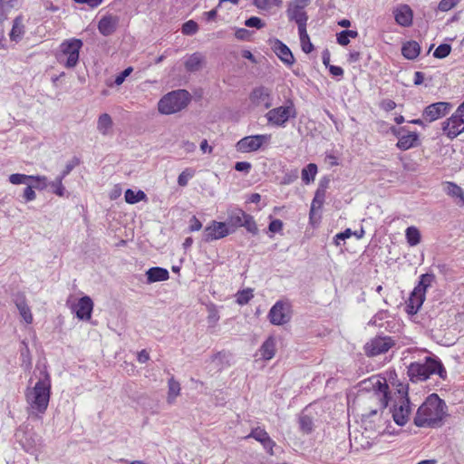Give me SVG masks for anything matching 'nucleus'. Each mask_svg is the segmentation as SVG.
Segmentation results:
<instances>
[{"label": "nucleus", "mask_w": 464, "mask_h": 464, "mask_svg": "<svg viewBox=\"0 0 464 464\" xmlns=\"http://www.w3.org/2000/svg\"><path fill=\"white\" fill-rule=\"evenodd\" d=\"M242 223V227H244L248 232L252 234L257 233V226L256 224L254 218L251 215L246 213V216Z\"/></svg>", "instance_id": "obj_45"}, {"label": "nucleus", "mask_w": 464, "mask_h": 464, "mask_svg": "<svg viewBox=\"0 0 464 464\" xmlns=\"http://www.w3.org/2000/svg\"><path fill=\"white\" fill-rule=\"evenodd\" d=\"M246 216V212L240 208H237L233 210L227 218V222H226L228 227L237 228L242 227L243 219Z\"/></svg>", "instance_id": "obj_29"}, {"label": "nucleus", "mask_w": 464, "mask_h": 464, "mask_svg": "<svg viewBox=\"0 0 464 464\" xmlns=\"http://www.w3.org/2000/svg\"><path fill=\"white\" fill-rule=\"evenodd\" d=\"M148 283L167 281L169 278V273L166 268L155 266L146 272Z\"/></svg>", "instance_id": "obj_22"}, {"label": "nucleus", "mask_w": 464, "mask_h": 464, "mask_svg": "<svg viewBox=\"0 0 464 464\" xmlns=\"http://www.w3.org/2000/svg\"><path fill=\"white\" fill-rule=\"evenodd\" d=\"M434 281L435 276L433 274H423L420 276L419 283L412 291L425 296L427 289L431 286Z\"/></svg>", "instance_id": "obj_26"}, {"label": "nucleus", "mask_w": 464, "mask_h": 464, "mask_svg": "<svg viewBox=\"0 0 464 464\" xmlns=\"http://www.w3.org/2000/svg\"><path fill=\"white\" fill-rule=\"evenodd\" d=\"M267 318L273 325H284L292 318V305L286 300H278L269 310Z\"/></svg>", "instance_id": "obj_7"}, {"label": "nucleus", "mask_w": 464, "mask_h": 464, "mask_svg": "<svg viewBox=\"0 0 464 464\" xmlns=\"http://www.w3.org/2000/svg\"><path fill=\"white\" fill-rule=\"evenodd\" d=\"M198 31V25L194 20H188L182 24L181 33L184 35H193Z\"/></svg>", "instance_id": "obj_44"}, {"label": "nucleus", "mask_w": 464, "mask_h": 464, "mask_svg": "<svg viewBox=\"0 0 464 464\" xmlns=\"http://www.w3.org/2000/svg\"><path fill=\"white\" fill-rule=\"evenodd\" d=\"M446 192L449 196L459 198L461 199L462 204L464 205V193L459 186L453 182H448Z\"/></svg>", "instance_id": "obj_41"}, {"label": "nucleus", "mask_w": 464, "mask_h": 464, "mask_svg": "<svg viewBox=\"0 0 464 464\" xmlns=\"http://www.w3.org/2000/svg\"><path fill=\"white\" fill-rule=\"evenodd\" d=\"M392 14L397 24L410 27L413 22V11L409 5L399 4L392 9Z\"/></svg>", "instance_id": "obj_15"}, {"label": "nucleus", "mask_w": 464, "mask_h": 464, "mask_svg": "<svg viewBox=\"0 0 464 464\" xmlns=\"http://www.w3.org/2000/svg\"><path fill=\"white\" fill-rule=\"evenodd\" d=\"M451 52V46L448 44H440L434 51L433 56L438 59L447 57Z\"/></svg>", "instance_id": "obj_46"}, {"label": "nucleus", "mask_w": 464, "mask_h": 464, "mask_svg": "<svg viewBox=\"0 0 464 464\" xmlns=\"http://www.w3.org/2000/svg\"><path fill=\"white\" fill-rule=\"evenodd\" d=\"M329 71L334 76H342L343 74V70L340 66L331 65Z\"/></svg>", "instance_id": "obj_63"}, {"label": "nucleus", "mask_w": 464, "mask_h": 464, "mask_svg": "<svg viewBox=\"0 0 464 464\" xmlns=\"http://www.w3.org/2000/svg\"><path fill=\"white\" fill-rule=\"evenodd\" d=\"M249 102L254 107L269 109L273 104L271 90L265 86L254 88L249 94Z\"/></svg>", "instance_id": "obj_12"}, {"label": "nucleus", "mask_w": 464, "mask_h": 464, "mask_svg": "<svg viewBox=\"0 0 464 464\" xmlns=\"http://www.w3.org/2000/svg\"><path fill=\"white\" fill-rule=\"evenodd\" d=\"M93 309V302L89 296H83L72 306V310L80 320H90Z\"/></svg>", "instance_id": "obj_16"}, {"label": "nucleus", "mask_w": 464, "mask_h": 464, "mask_svg": "<svg viewBox=\"0 0 464 464\" xmlns=\"http://www.w3.org/2000/svg\"><path fill=\"white\" fill-rule=\"evenodd\" d=\"M459 0H441L438 5V10L440 12H448L454 8Z\"/></svg>", "instance_id": "obj_49"}, {"label": "nucleus", "mask_w": 464, "mask_h": 464, "mask_svg": "<svg viewBox=\"0 0 464 464\" xmlns=\"http://www.w3.org/2000/svg\"><path fill=\"white\" fill-rule=\"evenodd\" d=\"M268 228L272 233H279L283 229V222L280 219H274L270 222Z\"/></svg>", "instance_id": "obj_55"}, {"label": "nucleus", "mask_w": 464, "mask_h": 464, "mask_svg": "<svg viewBox=\"0 0 464 464\" xmlns=\"http://www.w3.org/2000/svg\"><path fill=\"white\" fill-rule=\"evenodd\" d=\"M16 0H0V20L6 18L7 13L14 7Z\"/></svg>", "instance_id": "obj_43"}, {"label": "nucleus", "mask_w": 464, "mask_h": 464, "mask_svg": "<svg viewBox=\"0 0 464 464\" xmlns=\"http://www.w3.org/2000/svg\"><path fill=\"white\" fill-rule=\"evenodd\" d=\"M260 353L265 360L272 359L276 354V341L275 338L268 337L261 346Z\"/></svg>", "instance_id": "obj_27"}, {"label": "nucleus", "mask_w": 464, "mask_h": 464, "mask_svg": "<svg viewBox=\"0 0 464 464\" xmlns=\"http://www.w3.org/2000/svg\"><path fill=\"white\" fill-rule=\"evenodd\" d=\"M51 378L45 372L43 379L38 380L34 387H27L24 392L27 412L34 419H41L45 413L51 398Z\"/></svg>", "instance_id": "obj_3"}, {"label": "nucleus", "mask_w": 464, "mask_h": 464, "mask_svg": "<svg viewBox=\"0 0 464 464\" xmlns=\"http://www.w3.org/2000/svg\"><path fill=\"white\" fill-rule=\"evenodd\" d=\"M119 24V17L112 14H107L101 18L98 23V30L99 32L104 35L109 36L112 34Z\"/></svg>", "instance_id": "obj_20"}, {"label": "nucleus", "mask_w": 464, "mask_h": 464, "mask_svg": "<svg viewBox=\"0 0 464 464\" xmlns=\"http://www.w3.org/2000/svg\"><path fill=\"white\" fill-rule=\"evenodd\" d=\"M73 2L77 4H86L91 8H96L102 3V0H73Z\"/></svg>", "instance_id": "obj_61"}, {"label": "nucleus", "mask_w": 464, "mask_h": 464, "mask_svg": "<svg viewBox=\"0 0 464 464\" xmlns=\"http://www.w3.org/2000/svg\"><path fill=\"white\" fill-rule=\"evenodd\" d=\"M133 71L132 67H128L123 70L121 73H119L114 80L116 85H121L125 81L126 77H128L131 72Z\"/></svg>", "instance_id": "obj_53"}, {"label": "nucleus", "mask_w": 464, "mask_h": 464, "mask_svg": "<svg viewBox=\"0 0 464 464\" xmlns=\"http://www.w3.org/2000/svg\"><path fill=\"white\" fill-rule=\"evenodd\" d=\"M271 138V134L246 136L237 142L236 149L242 153L254 152L261 149L263 145L268 144Z\"/></svg>", "instance_id": "obj_9"}, {"label": "nucleus", "mask_w": 464, "mask_h": 464, "mask_svg": "<svg viewBox=\"0 0 464 464\" xmlns=\"http://www.w3.org/2000/svg\"><path fill=\"white\" fill-rule=\"evenodd\" d=\"M358 32L353 30H344L336 34L337 43L342 46H346L350 43V38H356Z\"/></svg>", "instance_id": "obj_38"}, {"label": "nucleus", "mask_w": 464, "mask_h": 464, "mask_svg": "<svg viewBox=\"0 0 464 464\" xmlns=\"http://www.w3.org/2000/svg\"><path fill=\"white\" fill-rule=\"evenodd\" d=\"M251 169V164L246 161H238L235 165V169L237 171L248 172Z\"/></svg>", "instance_id": "obj_60"}, {"label": "nucleus", "mask_w": 464, "mask_h": 464, "mask_svg": "<svg viewBox=\"0 0 464 464\" xmlns=\"http://www.w3.org/2000/svg\"><path fill=\"white\" fill-rule=\"evenodd\" d=\"M245 24L247 27H256L257 29H261L265 26V23L257 16H251L246 19Z\"/></svg>", "instance_id": "obj_50"}, {"label": "nucleus", "mask_w": 464, "mask_h": 464, "mask_svg": "<svg viewBox=\"0 0 464 464\" xmlns=\"http://www.w3.org/2000/svg\"><path fill=\"white\" fill-rule=\"evenodd\" d=\"M352 231L350 228L345 229L343 232L338 233L334 237V243L335 245L339 246L341 244V240H345L346 238L351 237Z\"/></svg>", "instance_id": "obj_56"}, {"label": "nucleus", "mask_w": 464, "mask_h": 464, "mask_svg": "<svg viewBox=\"0 0 464 464\" xmlns=\"http://www.w3.org/2000/svg\"><path fill=\"white\" fill-rule=\"evenodd\" d=\"M111 126L112 120L108 113H103L99 117L97 128L102 134L107 135Z\"/></svg>", "instance_id": "obj_35"}, {"label": "nucleus", "mask_w": 464, "mask_h": 464, "mask_svg": "<svg viewBox=\"0 0 464 464\" xmlns=\"http://www.w3.org/2000/svg\"><path fill=\"white\" fill-rule=\"evenodd\" d=\"M395 345V340L390 336L379 335V355L387 353Z\"/></svg>", "instance_id": "obj_40"}, {"label": "nucleus", "mask_w": 464, "mask_h": 464, "mask_svg": "<svg viewBox=\"0 0 464 464\" xmlns=\"http://www.w3.org/2000/svg\"><path fill=\"white\" fill-rule=\"evenodd\" d=\"M254 297L253 290L251 288L243 289L238 291L236 295L237 303L240 305L246 304Z\"/></svg>", "instance_id": "obj_42"}, {"label": "nucleus", "mask_w": 464, "mask_h": 464, "mask_svg": "<svg viewBox=\"0 0 464 464\" xmlns=\"http://www.w3.org/2000/svg\"><path fill=\"white\" fill-rule=\"evenodd\" d=\"M201 228H202V223L196 216H193L189 220L188 230L190 232H195V231H199Z\"/></svg>", "instance_id": "obj_54"}, {"label": "nucleus", "mask_w": 464, "mask_h": 464, "mask_svg": "<svg viewBox=\"0 0 464 464\" xmlns=\"http://www.w3.org/2000/svg\"><path fill=\"white\" fill-rule=\"evenodd\" d=\"M190 102V94L186 90H177L164 95L158 103V110L162 114H173L180 111Z\"/></svg>", "instance_id": "obj_5"}, {"label": "nucleus", "mask_w": 464, "mask_h": 464, "mask_svg": "<svg viewBox=\"0 0 464 464\" xmlns=\"http://www.w3.org/2000/svg\"><path fill=\"white\" fill-rule=\"evenodd\" d=\"M125 201L129 204H136L140 201L146 200L147 195L142 190L134 191L128 188L124 194Z\"/></svg>", "instance_id": "obj_33"}, {"label": "nucleus", "mask_w": 464, "mask_h": 464, "mask_svg": "<svg viewBox=\"0 0 464 464\" xmlns=\"http://www.w3.org/2000/svg\"><path fill=\"white\" fill-rule=\"evenodd\" d=\"M317 166L314 163H309L306 167H304L301 172L303 182L306 185L313 182L317 174Z\"/></svg>", "instance_id": "obj_31"}, {"label": "nucleus", "mask_w": 464, "mask_h": 464, "mask_svg": "<svg viewBox=\"0 0 464 464\" xmlns=\"http://www.w3.org/2000/svg\"><path fill=\"white\" fill-rule=\"evenodd\" d=\"M442 130L444 133L450 138L454 139L464 130V121L458 110L451 115L447 121L443 122Z\"/></svg>", "instance_id": "obj_14"}, {"label": "nucleus", "mask_w": 464, "mask_h": 464, "mask_svg": "<svg viewBox=\"0 0 464 464\" xmlns=\"http://www.w3.org/2000/svg\"><path fill=\"white\" fill-rule=\"evenodd\" d=\"M235 229L230 230L226 222L211 221L206 226L203 232V240L205 242H212L227 237Z\"/></svg>", "instance_id": "obj_11"}, {"label": "nucleus", "mask_w": 464, "mask_h": 464, "mask_svg": "<svg viewBox=\"0 0 464 464\" xmlns=\"http://www.w3.org/2000/svg\"><path fill=\"white\" fill-rule=\"evenodd\" d=\"M24 34V17L22 14L16 16L13 21V26L9 34L11 41L18 42Z\"/></svg>", "instance_id": "obj_24"}, {"label": "nucleus", "mask_w": 464, "mask_h": 464, "mask_svg": "<svg viewBox=\"0 0 464 464\" xmlns=\"http://www.w3.org/2000/svg\"><path fill=\"white\" fill-rule=\"evenodd\" d=\"M80 164V160L74 157L70 162H68L61 175L63 179L76 167Z\"/></svg>", "instance_id": "obj_52"}, {"label": "nucleus", "mask_w": 464, "mask_h": 464, "mask_svg": "<svg viewBox=\"0 0 464 464\" xmlns=\"http://www.w3.org/2000/svg\"><path fill=\"white\" fill-rule=\"evenodd\" d=\"M204 57L199 53H194L185 62V68L188 72L198 71L203 63Z\"/></svg>", "instance_id": "obj_28"}, {"label": "nucleus", "mask_w": 464, "mask_h": 464, "mask_svg": "<svg viewBox=\"0 0 464 464\" xmlns=\"http://www.w3.org/2000/svg\"><path fill=\"white\" fill-rule=\"evenodd\" d=\"M424 81V73L421 72H415L414 73V84L415 85H420Z\"/></svg>", "instance_id": "obj_64"}, {"label": "nucleus", "mask_w": 464, "mask_h": 464, "mask_svg": "<svg viewBox=\"0 0 464 464\" xmlns=\"http://www.w3.org/2000/svg\"><path fill=\"white\" fill-rule=\"evenodd\" d=\"M448 416V406L437 393L430 394L418 408L413 423L419 428H440Z\"/></svg>", "instance_id": "obj_2"}, {"label": "nucleus", "mask_w": 464, "mask_h": 464, "mask_svg": "<svg viewBox=\"0 0 464 464\" xmlns=\"http://www.w3.org/2000/svg\"><path fill=\"white\" fill-rule=\"evenodd\" d=\"M375 412H376L375 411H372L369 414H363L362 415V426L364 427V432H362L361 434L362 440L363 438L371 439L370 432H371V430L372 429L371 418L375 414ZM372 440H374V438H372Z\"/></svg>", "instance_id": "obj_39"}, {"label": "nucleus", "mask_w": 464, "mask_h": 464, "mask_svg": "<svg viewBox=\"0 0 464 464\" xmlns=\"http://www.w3.org/2000/svg\"><path fill=\"white\" fill-rule=\"evenodd\" d=\"M405 237H406L407 243L411 246H417L418 244H420V239H421L420 230L414 226H411V227H409L406 228Z\"/></svg>", "instance_id": "obj_32"}, {"label": "nucleus", "mask_w": 464, "mask_h": 464, "mask_svg": "<svg viewBox=\"0 0 464 464\" xmlns=\"http://www.w3.org/2000/svg\"><path fill=\"white\" fill-rule=\"evenodd\" d=\"M248 438H253L259 441L270 454H273V448L276 443L264 429L260 427L253 429L250 434L246 437V439Z\"/></svg>", "instance_id": "obj_19"}, {"label": "nucleus", "mask_w": 464, "mask_h": 464, "mask_svg": "<svg viewBox=\"0 0 464 464\" xmlns=\"http://www.w3.org/2000/svg\"><path fill=\"white\" fill-rule=\"evenodd\" d=\"M168 387L167 401L169 404H172L176 398L180 394V384L174 379V377H171L168 382Z\"/></svg>", "instance_id": "obj_30"}, {"label": "nucleus", "mask_w": 464, "mask_h": 464, "mask_svg": "<svg viewBox=\"0 0 464 464\" xmlns=\"http://www.w3.org/2000/svg\"><path fill=\"white\" fill-rule=\"evenodd\" d=\"M45 184L46 178L41 176H30L25 174L14 173L9 176V181L14 185L25 184L28 181Z\"/></svg>", "instance_id": "obj_23"}, {"label": "nucleus", "mask_w": 464, "mask_h": 464, "mask_svg": "<svg viewBox=\"0 0 464 464\" xmlns=\"http://www.w3.org/2000/svg\"><path fill=\"white\" fill-rule=\"evenodd\" d=\"M36 194L33 189L32 186H27L24 190V198L25 201H32L35 199Z\"/></svg>", "instance_id": "obj_58"}, {"label": "nucleus", "mask_w": 464, "mask_h": 464, "mask_svg": "<svg viewBox=\"0 0 464 464\" xmlns=\"http://www.w3.org/2000/svg\"><path fill=\"white\" fill-rule=\"evenodd\" d=\"M298 33L302 50L305 53H310L314 50V45L310 41V37L307 34L306 27L298 29Z\"/></svg>", "instance_id": "obj_34"}, {"label": "nucleus", "mask_w": 464, "mask_h": 464, "mask_svg": "<svg viewBox=\"0 0 464 464\" xmlns=\"http://www.w3.org/2000/svg\"><path fill=\"white\" fill-rule=\"evenodd\" d=\"M420 53V46L416 41H408L401 47V53L408 60H414Z\"/></svg>", "instance_id": "obj_25"}, {"label": "nucleus", "mask_w": 464, "mask_h": 464, "mask_svg": "<svg viewBox=\"0 0 464 464\" xmlns=\"http://www.w3.org/2000/svg\"><path fill=\"white\" fill-rule=\"evenodd\" d=\"M304 8L302 5H298V4L291 3L286 10L289 20L295 21L298 25V29L306 27L308 16Z\"/></svg>", "instance_id": "obj_17"}, {"label": "nucleus", "mask_w": 464, "mask_h": 464, "mask_svg": "<svg viewBox=\"0 0 464 464\" xmlns=\"http://www.w3.org/2000/svg\"><path fill=\"white\" fill-rule=\"evenodd\" d=\"M272 49L277 57L286 65H293L295 63V57L289 49L282 41L275 39L273 42Z\"/></svg>", "instance_id": "obj_18"}, {"label": "nucleus", "mask_w": 464, "mask_h": 464, "mask_svg": "<svg viewBox=\"0 0 464 464\" xmlns=\"http://www.w3.org/2000/svg\"><path fill=\"white\" fill-rule=\"evenodd\" d=\"M324 190L317 189L315 192L314 198L311 204V209H310V217L315 213L316 210H320L324 205Z\"/></svg>", "instance_id": "obj_37"}, {"label": "nucleus", "mask_w": 464, "mask_h": 464, "mask_svg": "<svg viewBox=\"0 0 464 464\" xmlns=\"http://www.w3.org/2000/svg\"><path fill=\"white\" fill-rule=\"evenodd\" d=\"M382 395V404L383 407H390L394 422L398 426H404L411 412V402L407 392L402 390H397L393 394L389 390L386 377L379 374V396Z\"/></svg>", "instance_id": "obj_1"}, {"label": "nucleus", "mask_w": 464, "mask_h": 464, "mask_svg": "<svg viewBox=\"0 0 464 464\" xmlns=\"http://www.w3.org/2000/svg\"><path fill=\"white\" fill-rule=\"evenodd\" d=\"M194 176V170L191 169H186L183 170L178 178V184L180 187H185L188 185V179Z\"/></svg>", "instance_id": "obj_47"}, {"label": "nucleus", "mask_w": 464, "mask_h": 464, "mask_svg": "<svg viewBox=\"0 0 464 464\" xmlns=\"http://www.w3.org/2000/svg\"><path fill=\"white\" fill-rule=\"evenodd\" d=\"M432 374L447 378V371L441 361L436 356H427L423 362H411L408 367V376L412 382H424Z\"/></svg>", "instance_id": "obj_4"}, {"label": "nucleus", "mask_w": 464, "mask_h": 464, "mask_svg": "<svg viewBox=\"0 0 464 464\" xmlns=\"http://www.w3.org/2000/svg\"><path fill=\"white\" fill-rule=\"evenodd\" d=\"M267 122L274 126H284L290 118L296 117V110L292 102L285 106H280L270 110L266 114Z\"/></svg>", "instance_id": "obj_8"}, {"label": "nucleus", "mask_w": 464, "mask_h": 464, "mask_svg": "<svg viewBox=\"0 0 464 464\" xmlns=\"http://www.w3.org/2000/svg\"><path fill=\"white\" fill-rule=\"evenodd\" d=\"M425 296L417 294V292H411L408 301L406 302V311L409 314H416L420 309Z\"/></svg>", "instance_id": "obj_21"}, {"label": "nucleus", "mask_w": 464, "mask_h": 464, "mask_svg": "<svg viewBox=\"0 0 464 464\" xmlns=\"http://www.w3.org/2000/svg\"><path fill=\"white\" fill-rule=\"evenodd\" d=\"M83 45L81 39L70 38L61 43L56 59L65 68H74L79 62L80 51Z\"/></svg>", "instance_id": "obj_6"}, {"label": "nucleus", "mask_w": 464, "mask_h": 464, "mask_svg": "<svg viewBox=\"0 0 464 464\" xmlns=\"http://www.w3.org/2000/svg\"><path fill=\"white\" fill-rule=\"evenodd\" d=\"M63 177H59L55 180V182L53 184V186L54 187L53 192L60 197L63 196V192H64V187L63 186Z\"/></svg>", "instance_id": "obj_57"}, {"label": "nucleus", "mask_w": 464, "mask_h": 464, "mask_svg": "<svg viewBox=\"0 0 464 464\" xmlns=\"http://www.w3.org/2000/svg\"><path fill=\"white\" fill-rule=\"evenodd\" d=\"M452 104L450 102H439L432 103L427 106L423 112L422 116L429 122H432L440 118H442L446 114L450 112L452 109Z\"/></svg>", "instance_id": "obj_13"}, {"label": "nucleus", "mask_w": 464, "mask_h": 464, "mask_svg": "<svg viewBox=\"0 0 464 464\" xmlns=\"http://www.w3.org/2000/svg\"><path fill=\"white\" fill-rule=\"evenodd\" d=\"M381 106L387 112L397 108V104L392 100L382 101Z\"/></svg>", "instance_id": "obj_59"}, {"label": "nucleus", "mask_w": 464, "mask_h": 464, "mask_svg": "<svg viewBox=\"0 0 464 464\" xmlns=\"http://www.w3.org/2000/svg\"><path fill=\"white\" fill-rule=\"evenodd\" d=\"M300 429L304 433H309L313 430V420L309 416H302L299 419Z\"/></svg>", "instance_id": "obj_48"}, {"label": "nucleus", "mask_w": 464, "mask_h": 464, "mask_svg": "<svg viewBox=\"0 0 464 464\" xmlns=\"http://www.w3.org/2000/svg\"><path fill=\"white\" fill-rule=\"evenodd\" d=\"M391 132L398 139L396 147L401 150H408L420 145L419 134L415 131H409L405 127L390 128Z\"/></svg>", "instance_id": "obj_10"}, {"label": "nucleus", "mask_w": 464, "mask_h": 464, "mask_svg": "<svg viewBox=\"0 0 464 464\" xmlns=\"http://www.w3.org/2000/svg\"><path fill=\"white\" fill-rule=\"evenodd\" d=\"M17 309L19 310V314L21 317L24 319V321L30 324L33 323V314L31 312L30 307L27 305L25 300H22L20 302L16 303Z\"/></svg>", "instance_id": "obj_36"}, {"label": "nucleus", "mask_w": 464, "mask_h": 464, "mask_svg": "<svg viewBox=\"0 0 464 464\" xmlns=\"http://www.w3.org/2000/svg\"><path fill=\"white\" fill-rule=\"evenodd\" d=\"M365 353L368 356H374L377 354V339H372L364 346Z\"/></svg>", "instance_id": "obj_51"}, {"label": "nucleus", "mask_w": 464, "mask_h": 464, "mask_svg": "<svg viewBox=\"0 0 464 464\" xmlns=\"http://www.w3.org/2000/svg\"><path fill=\"white\" fill-rule=\"evenodd\" d=\"M137 359L140 363H144L150 360V354L146 350H141L138 353Z\"/></svg>", "instance_id": "obj_62"}]
</instances>
